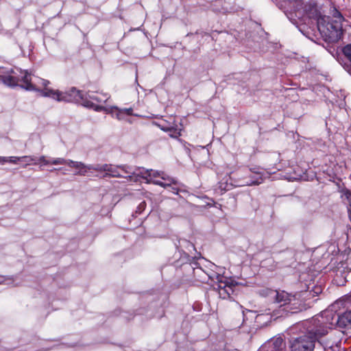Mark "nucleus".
I'll use <instances>...</instances> for the list:
<instances>
[{
  "mask_svg": "<svg viewBox=\"0 0 351 351\" xmlns=\"http://www.w3.org/2000/svg\"><path fill=\"white\" fill-rule=\"evenodd\" d=\"M93 170L99 172L106 171L110 176L126 178L129 180H133L132 178L134 175H139L145 179L147 183L152 182L164 188L171 186L172 184H176L177 183L173 178L169 177L164 172H159L152 169L145 170L144 169H139V172L136 173L131 167L126 165H97L95 166Z\"/></svg>",
  "mask_w": 351,
  "mask_h": 351,
  "instance_id": "obj_1",
  "label": "nucleus"
},
{
  "mask_svg": "<svg viewBox=\"0 0 351 351\" xmlns=\"http://www.w3.org/2000/svg\"><path fill=\"white\" fill-rule=\"evenodd\" d=\"M327 322L322 321L324 326H319L315 331H310L306 335L295 339L291 344V351H313L315 341L328 333V330L334 324L333 319L335 317L331 311H325L323 314Z\"/></svg>",
  "mask_w": 351,
  "mask_h": 351,
  "instance_id": "obj_2",
  "label": "nucleus"
},
{
  "mask_svg": "<svg viewBox=\"0 0 351 351\" xmlns=\"http://www.w3.org/2000/svg\"><path fill=\"white\" fill-rule=\"evenodd\" d=\"M71 92L73 93V101L80 103L83 106L88 108H93L96 111L104 110V109L106 108L103 106L95 105L93 101L101 102L102 101H106L107 99H100L96 95H95L93 93H88L84 94L80 90H76L75 88H72L71 89Z\"/></svg>",
  "mask_w": 351,
  "mask_h": 351,
  "instance_id": "obj_3",
  "label": "nucleus"
},
{
  "mask_svg": "<svg viewBox=\"0 0 351 351\" xmlns=\"http://www.w3.org/2000/svg\"><path fill=\"white\" fill-rule=\"evenodd\" d=\"M332 16L335 18V23L340 24V26H335L334 29L330 32L328 29H326V27L324 24H321L319 21L317 23V27L319 32L326 37V40L329 42L335 43L337 42L340 38V32L339 29L341 28V23L343 21L342 14L336 9L332 10Z\"/></svg>",
  "mask_w": 351,
  "mask_h": 351,
  "instance_id": "obj_4",
  "label": "nucleus"
},
{
  "mask_svg": "<svg viewBox=\"0 0 351 351\" xmlns=\"http://www.w3.org/2000/svg\"><path fill=\"white\" fill-rule=\"evenodd\" d=\"M269 292L271 296L275 298L276 302L280 304L281 306L291 304L292 302L296 300L295 295H291L284 291H278L271 290Z\"/></svg>",
  "mask_w": 351,
  "mask_h": 351,
  "instance_id": "obj_5",
  "label": "nucleus"
},
{
  "mask_svg": "<svg viewBox=\"0 0 351 351\" xmlns=\"http://www.w3.org/2000/svg\"><path fill=\"white\" fill-rule=\"evenodd\" d=\"M68 166L77 170L75 175L85 176L90 170H93L95 166L86 165L82 162L69 160Z\"/></svg>",
  "mask_w": 351,
  "mask_h": 351,
  "instance_id": "obj_6",
  "label": "nucleus"
},
{
  "mask_svg": "<svg viewBox=\"0 0 351 351\" xmlns=\"http://www.w3.org/2000/svg\"><path fill=\"white\" fill-rule=\"evenodd\" d=\"M336 323L341 328L351 327V309L338 315Z\"/></svg>",
  "mask_w": 351,
  "mask_h": 351,
  "instance_id": "obj_7",
  "label": "nucleus"
},
{
  "mask_svg": "<svg viewBox=\"0 0 351 351\" xmlns=\"http://www.w3.org/2000/svg\"><path fill=\"white\" fill-rule=\"evenodd\" d=\"M232 286V282L220 281L219 285L220 296L223 298H226V296L229 297L234 291Z\"/></svg>",
  "mask_w": 351,
  "mask_h": 351,
  "instance_id": "obj_8",
  "label": "nucleus"
},
{
  "mask_svg": "<svg viewBox=\"0 0 351 351\" xmlns=\"http://www.w3.org/2000/svg\"><path fill=\"white\" fill-rule=\"evenodd\" d=\"M104 111L107 113H110L112 116L115 117L119 120H123L125 118V114L123 109H119L117 106H112L109 108H105Z\"/></svg>",
  "mask_w": 351,
  "mask_h": 351,
  "instance_id": "obj_9",
  "label": "nucleus"
},
{
  "mask_svg": "<svg viewBox=\"0 0 351 351\" xmlns=\"http://www.w3.org/2000/svg\"><path fill=\"white\" fill-rule=\"evenodd\" d=\"M159 126L162 130L169 132V136L172 138H178L181 135V129L176 128L173 125L165 126L160 125Z\"/></svg>",
  "mask_w": 351,
  "mask_h": 351,
  "instance_id": "obj_10",
  "label": "nucleus"
},
{
  "mask_svg": "<svg viewBox=\"0 0 351 351\" xmlns=\"http://www.w3.org/2000/svg\"><path fill=\"white\" fill-rule=\"evenodd\" d=\"M274 351H283L285 343L283 339L280 337L276 338L272 341Z\"/></svg>",
  "mask_w": 351,
  "mask_h": 351,
  "instance_id": "obj_11",
  "label": "nucleus"
},
{
  "mask_svg": "<svg viewBox=\"0 0 351 351\" xmlns=\"http://www.w3.org/2000/svg\"><path fill=\"white\" fill-rule=\"evenodd\" d=\"M22 161H24L26 162V164L23 166L25 167L27 165H37V158L32 156H21Z\"/></svg>",
  "mask_w": 351,
  "mask_h": 351,
  "instance_id": "obj_12",
  "label": "nucleus"
},
{
  "mask_svg": "<svg viewBox=\"0 0 351 351\" xmlns=\"http://www.w3.org/2000/svg\"><path fill=\"white\" fill-rule=\"evenodd\" d=\"M258 178H256V179L246 181L245 184L250 186V185H256V184H261L263 181V178L261 176H259V173H258Z\"/></svg>",
  "mask_w": 351,
  "mask_h": 351,
  "instance_id": "obj_13",
  "label": "nucleus"
},
{
  "mask_svg": "<svg viewBox=\"0 0 351 351\" xmlns=\"http://www.w3.org/2000/svg\"><path fill=\"white\" fill-rule=\"evenodd\" d=\"M343 52L345 56L351 61V44H348L343 49Z\"/></svg>",
  "mask_w": 351,
  "mask_h": 351,
  "instance_id": "obj_14",
  "label": "nucleus"
},
{
  "mask_svg": "<svg viewBox=\"0 0 351 351\" xmlns=\"http://www.w3.org/2000/svg\"><path fill=\"white\" fill-rule=\"evenodd\" d=\"M68 162H69V160H65V159L62 158H55V159L52 160L51 161V164H52V165H62V164H65V165H68Z\"/></svg>",
  "mask_w": 351,
  "mask_h": 351,
  "instance_id": "obj_15",
  "label": "nucleus"
},
{
  "mask_svg": "<svg viewBox=\"0 0 351 351\" xmlns=\"http://www.w3.org/2000/svg\"><path fill=\"white\" fill-rule=\"evenodd\" d=\"M6 162H10L13 164H16L19 161H22L21 157H17V156H10V157H5Z\"/></svg>",
  "mask_w": 351,
  "mask_h": 351,
  "instance_id": "obj_16",
  "label": "nucleus"
},
{
  "mask_svg": "<svg viewBox=\"0 0 351 351\" xmlns=\"http://www.w3.org/2000/svg\"><path fill=\"white\" fill-rule=\"evenodd\" d=\"M38 162H41L44 165L51 164V161L47 160L44 156H42L39 158H37V164Z\"/></svg>",
  "mask_w": 351,
  "mask_h": 351,
  "instance_id": "obj_17",
  "label": "nucleus"
},
{
  "mask_svg": "<svg viewBox=\"0 0 351 351\" xmlns=\"http://www.w3.org/2000/svg\"><path fill=\"white\" fill-rule=\"evenodd\" d=\"M123 110L124 111V114H125V116H130L133 114V109L132 108H123Z\"/></svg>",
  "mask_w": 351,
  "mask_h": 351,
  "instance_id": "obj_18",
  "label": "nucleus"
},
{
  "mask_svg": "<svg viewBox=\"0 0 351 351\" xmlns=\"http://www.w3.org/2000/svg\"><path fill=\"white\" fill-rule=\"evenodd\" d=\"M6 162L5 157L0 156V164L4 165Z\"/></svg>",
  "mask_w": 351,
  "mask_h": 351,
  "instance_id": "obj_19",
  "label": "nucleus"
},
{
  "mask_svg": "<svg viewBox=\"0 0 351 351\" xmlns=\"http://www.w3.org/2000/svg\"><path fill=\"white\" fill-rule=\"evenodd\" d=\"M171 192L174 194H178V188L175 187V186H171Z\"/></svg>",
  "mask_w": 351,
  "mask_h": 351,
  "instance_id": "obj_20",
  "label": "nucleus"
}]
</instances>
